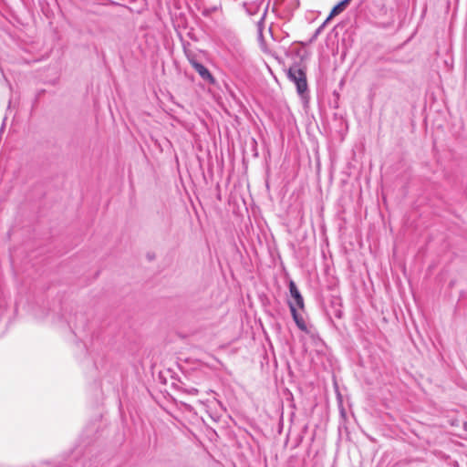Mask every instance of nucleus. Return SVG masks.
Wrapping results in <instances>:
<instances>
[{
    "instance_id": "obj_7",
    "label": "nucleus",
    "mask_w": 467,
    "mask_h": 467,
    "mask_svg": "<svg viewBox=\"0 0 467 467\" xmlns=\"http://www.w3.org/2000/svg\"><path fill=\"white\" fill-rule=\"evenodd\" d=\"M187 58H188L189 62L191 63V65L192 66V67H193V68H194V64H195V63H199V62L195 59L194 56H193V55H192V54H187Z\"/></svg>"
},
{
    "instance_id": "obj_4",
    "label": "nucleus",
    "mask_w": 467,
    "mask_h": 467,
    "mask_svg": "<svg viewBox=\"0 0 467 467\" xmlns=\"http://www.w3.org/2000/svg\"><path fill=\"white\" fill-rule=\"evenodd\" d=\"M194 69L202 79L209 81L210 83H213L214 81V78L210 73V71L202 64L195 63Z\"/></svg>"
},
{
    "instance_id": "obj_8",
    "label": "nucleus",
    "mask_w": 467,
    "mask_h": 467,
    "mask_svg": "<svg viewBox=\"0 0 467 467\" xmlns=\"http://www.w3.org/2000/svg\"><path fill=\"white\" fill-rule=\"evenodd\" d=\"M327 24H325V22L318 27V29L317 30V34H319L323 28L325 27Z\"/></svg>"
},
{
    "instance_id": "obj_10",
    "label": "nucleus",
    "mask_w": 467,
    "mask_h": 467,
    "mask_svg": "<svg viewBox=\"0 0 467 467\" xmlns=\"http://www.w3.org/2000/svg\"><path fill=\"white\" fill-rule=\"evenodd\" d=\"M265 13H266V7H264L262 10L261 18H264V16H265Z\"/></svg>"
},
{
    "instance_id": "obj_9",
    "label": "nucleus",
    "mask_w": 467,
    "mask_h": 467,
    "mask_svg": "<svg viewBox=\"0 0 467 467\" xmlns=\"http://www.w3.org/2000/svg\"><path fill=\"white\" fill-rule=\"evenodd\" d=\"M327 24H325V22L318 27V29L317 30V34H319L323 28L325 27Z\"/></svg>"
},
{
    "instance_id": "obj_3",
    "label": "nucleus",
    "mask_w": 467,
    "mask_h": 467,
    "mask_svg": "<svg viewBox=\"0 0 467 467\" xmlns=\"http://www.w3.org/2000/svg\"><path fill=\"white\" fill-rule=\"evenodd\" d=\"M289 291H290V294H291V296L295 299V306H298L300 308H302L304 306V300H303V297L302 296L300 295L296 284L291 281L289 283Z\"/></svg>"
},
{
    "instance_id": "obj_11",
    "label": "nucleus",
    "mask_w": 467,
    "mask_h": 467,
    "mask_svg": "<svg viewBox=\"0 0 467 467\" xmlns=\"http://www.w3.org/2000/svg\"><path fill=\"white\" fill-rule=\"evenodd\" d=\"M203 14H204L205 16H208V15L210 14V12H209L208 10H206V9H203Z\"/></svg>"
},
{
    "instance_id": "obj_1",
    "label": "nucleus",
    "mask_w": 467,
    "mask_h": 467,
    "mask_svg": "<svg viewBox=\"0 0 467 467\" xmlns=\"http://www.w3.org/2000/svg\"><path fill=\"white\" fill-rule=\"evenodd\" d=\"M288 78L296 86L297 92L303 95L307 89L305 71L298 66L291 67L287 71Z\"/></svg>"
},
{
    "instance_id": "obj_6",
    "label": "nucleus",
    "mask_w": 467,
    "mask_h": 467,
    "mask_svg": "<svg viewBox=\"0 0 467 467\" xmlns=\"http://www.w3.org/2000/svg\"><path fill=\"white\" fill-rule=\"evenodd\" d=\"M259 2H244V7L250 15H255L260 12L261 6Z\"/></svg>"
},
{
    "instance_id": "obj_2",
    "label": "nucleus",
    "mask_w": 467,
    "mask_h": 467,
    "mask_svg": "<svg viewBox=\"0 0 467 467\" xmlns=\"http://www.w3.org/2000/svg\"><path fill=\"white\" fill-rule=\"evenodd\" d=\"M289 307H290V311H291V314H292V317H293V319L294 321L296 322V326L298 327L299 329H301L302 331H305V332H307V327H306V324L302 316H300L297 312H296V306L294 305V303H289Z\"/></svg>"
},
{
    "instance_id": "obj_5",
    "label": "nucleus",
    "mask_w": 467,
    "mask_h": 467,
    "mask_svg": "<svg viewBox=\"0 0 467 467\" xmlns=\"http://www.w3.org/2000/svg\"><path fill=\"white\" fill-rule=\"evenodd\" d=\"M349 2H338L337 5L331 10L329 16L325 20V24H327L334 16L342 13L348 6Z\"/></svg>"
}]
</instances>
